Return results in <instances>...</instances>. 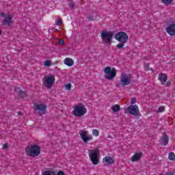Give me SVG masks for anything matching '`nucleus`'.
<instances>
[{
  "instance_id": "f257e3e1",
  "label": "nucleus",
  "mask_w": 175,
  "mask_h": 175,
  "mask_svg": "<svg viewBox=\"0 0 175 175\" xmlns=\"http://www.w3.org/2000/svg\"><path fill=\"white\" fill-rule=\"evenodd\" d=\"M25 151L28 157H38V155L40 154V146L38 145L27 146Z\"/></svg>"
},
{
  "instance_id": "f03ea898",
  "label": "nucleus",
  "mask_w": 175,
  "mask_h": 175,
  "mask_svg": "<svg viewBox=\"0 0 175 175\" xmlns=\"http://www.w3.org/2000/svg\"><path fill=\"white\" fill-rule=\"evenodd\" d=\"M72 114L80 118V117H83V116L87 114V107H85V105H75Z\"/></svg>"
},
{
  "instance_id": "7ed1b4c3",
  "label": "nucleus",
  "mask_w": 175,
  "mask_h": 175,
  "mask_svg": "<svg viewBox=\"0 0 175 175\" xmlns=\"http://www.w3.org/2000/svg\"><path fill=\"white\" fill-rule=\"evenodd\" d=\"M89 158L93 165H99V149L95 148L88 150Z\"/></svg>"
},
{
  "instance_id": "20e7f679",
  "label": "nucleus",
  "mask_w": 175,
  "mask_h": 175,
  "mask_svg": "<svg viewBox=\"0 0 175 175\" xmlns=\"http://www.w3.org/2000/svg\"><path fill=\"white\" fill-rule=\"evenodd\" d=\"M132 83V76L128 74H122L120 77V83L116 85V87H126Z\"/></svg>"
},
{
  "instance_id": "39448f33",
  "label": "nucleus",
  "mask_w": 175,
  "mask_h": 175,
  "mask_svg": "<svg viewBox=\"0 0 175 175\" xmlns=\"http://www.w3.org/2000/svg\"><path fill=\"white\" fill-rule=\"evenodd\" d=\"M55 83V77L53 75H46L42 79V84L50 90L53 87V84Z\"/></svg>"
},
{
  "instance_id": "423d86ee",
  "label": "nucleus",
  "mask_w": 175,
  "mask_h": 175,
  "mask_svg": "<svg viewBox=\"0 0 175 175\" xmlns=\"http://www.w3.org/2000/svg\"><path fill=\"white\" fill-rule=\"evenodd\" d=\"M101 39L103 42L104 44H109V43H111V40H113V32L107 31L106 30H103L101 31Z\"/></svg>"
},
{
  "instance_id": "0eeeda50",
  "label": "nucleus",
  "mask_w": 175,
  "mask_h": 175,
  "mask_svg": "<svg viewBox=\"0 0 175 175\" xmlns=\"http://www.w3.org/2000/svg\"><path fill=\"white\" fill-rule=\"evenodd\" d=\"M104 73H105V79L106 80H113L116 76H117V72L116 71V68H113L111 69V67H106L104 69Z\"/></svg>"
},
{
  "instance_id": "6e6552de",
  "label": "nucleus",
  "mask_w": 175,
  "mask_h": 175,
  "mask_svg": "<svg viewBox=\"0 0 175 175\" xmlns=\"http://www.w3.org/2000/svg\"><path fill=\"white\" fill-rule=\"evenodd\" d=\"M129 113V114H131L132 116H135V117H137L140 115V111H139V107L137 105H129L124 109V113L126 114V113Z\"/></svg>"
},
{
  "instance_id": "1a4fd4ad",
  "label": "nucleus",
  "mask_w": 175,
  "mask_h": 175,
  "mask_svg": "<svg viewBox=\"0 0 175 175\" xmlns=\"http://www.w3.org/2000/svg\"><path fill=\"white\" fill-rule=\"evenodd\" d=\"M34 110L36 111H38V114L40 116H44V114H46L47 113V106L44 104H33Z\"/></svg>"
},
{
  "instance_id": "9d476101",
  "label": "nucleus",
  "mask_w": 175,
  "mask_h": 175,
  "mask_svg": "<svg viewBox=\"0 0 175 175\" xmlns=\"http://www.w3.org/2000/svg\"><path fill=\"white\" fill-rule=\"evenodd\" d=\"M2 17H4V20L3 21V25H8V27H10L12 24H13V15L10 14H5V12L1 13Z\"/></svg>"
},
{
  "instance_id": "9b49d317",
  "label": "nucleus",
  "mask_w": 175,
  "mask_h": 175,
  "mask_svg": "<svg viewBox=\"0 0 175 175\" xmlns=\"http://www.w3.org/2000/svg\"><path fill=\"white\" fill-rule=\"evenodd\" d=\"M79 135L81 139L83 140V143H87L92 140V135H90L88 131H79Z\"/></svg>"
},
{
  "instance_id": "f8f14e48",
  "label": "nucleus",
  "mask_w": 175,
  "mask_h": 175,
  "mask_svg": "<svg viewBox=\"0 0 175 175\" xmlns=\"http://www.w3.org/2000/svg\"><path fill=\"white\" fill-rule=\"evenodd\" d=\"M128 38V34L124 31L118 32L115 36V39H116L118 42H122V43H126Z\"/></svg>"
},
{
  "instance_id": "ddd939ff",
  "label": "nucleus",
  "mask_w": 175,
  "mask_h": 175,
  "mask_svg": "<svg viewBox=\"0 0 175 175\" xmlns=\"http://www.w3.org/2000/svg\"><path fill=\"white\" fill-rule=\"evenodd\" d=\"M115 162H116V160L114 159V157L106 156L103 159V163L105 166L113 165Z\"/></svg>"
},
{
  "instance_id": "4468645a",
  "label": "nucleus",
  "mask_w": 175,
  "mask_h": 175,
  "mask_svg": "<svg viewBox=\"0 0 175 175\" xmlns=\"http://www.w3.org/2000/svg\"><path fill=\"white\" fill-rule=\"evenodd\" d=\"M159 143L161 146H167L169 144V136L166 135V133H163V135L160 137Z\"/></svg>"
},
{
  "instance_id": "2eb2a0df",
  "label": "nucleus",
  "mask_w": 175,
  "mask_h": 175,
  "mask_svg": "<svg viewBox=\"0 0 175 175\" xmlns=\"http://www.w3.org/2000/svg\"><path fill=\"white\" fill-rule=\"evenodd\" d=\"M144 157V154L142 152H135L131 158V162H139Z\"/></svg>"
},
{
  "instance_id": "dca6fc26",
  "label": "nucleus",
  "mask_w": 175,
  "mask_h": 175,
  "mask_svg": "<svg viewBox=\"0 0 175 175\" xmlns=\"http://www.w3.org/2000/svg\"><path fill=\"white\" fill-rule=\"evenodd\" d=\"M166 32L170 36H175V23H172V24L170 25L166 28Z\"/></svg>"
},
{
  "instance_id": "f3484780",
  "label": "nucleus",
  "mask_w": 175,
  "mask_h": 175,
  "mask_svg": "<svg viewBox=\"0 0 175 175\" xmlns=\"http://www.w3.org/2000/svg\"><path fill=\"white\" fill-rule=\"evenodd\" d=\"M159 80L162 85L165 84L166 81H167V76L165 74H160L159 75Z\"/></svg>"
},
{
  "instance_id": "a211bd4d",
  "label": "nucleus",
  "mask_w": 175,
  "mask_h": 175,
  "mask_svg": "<svg viewBox=\"0 0 175 175\" xmlns=\"http://www.w3.org/2000/svg\"><path fill=\"white\" fill-rule=\"evenodd\" d=\"M64 62L67 66H73V64H75L73 59L70 57H66L64 60Z\"/></svg>"
},
{
  "instance_id": "6ab92c4d",
  "label": "nucleus",
  "mask_w": 175,
  "mask_h": 175,
  "mask_svg": "<svg viewBox=\"0 0 175 175\" xmlns=\"http://www.w3.org/2000/svg\"><path fill=\"white\" fill-rule=\"evenodd\" d=\"M15 92H17L21 98H25L26 95L25 92L21 90L20 88H15Z\"/></svg>"
},
{
  "instance_id": "aec40b11",
  "label": "nucleus",
  "mask_w": 175,
  "mask_h": 175,
  "mask_svg": "<svg viewBox=\"0 0 175 175\" xmlns=\"http://www.w3.org/2000/svg\"><path fill=\"white\" fill-rule=\"evenodd\" d=\"M121 108L120 107V105H114L111 107V110L112 111H113L114 113H118V111H120V109Z\"/></svg>"
},
{
  "instance_id": "412c9836",
  "label": "nucleus",
  "mask_w": 175,
  "mask_h": 175,
  "mask_svg": "<svg viewBox=\"0 0 175 175\" xmlns=\"http://www.w3.org/2000/svg\"><path fill=\"white\" fill-rule=\"evenodd\" d=\"M168 159L170 161H175V154L173 152H171L168 154Z\"/></svg>"
},
{
  "instance_id": "4be33fe9",
  "label": "nucleus",
  "mask_w": 175,
  "mask_h": 175,
  "mask_svg": "<svg viewBox=\"0 0 175 175\" xmlns=\"http://www.w3.org/2000/svg\"><path fill=\"white\" fill-rule=\"evenodd\" d=\"M42 175H55V172H54L53 171L48 170V171L44 172L42 174Z\"/></svg>"
},
{
  "instance_id": "5701e85b",
  "label": "nucleus",
  "mask_w": 175,
  "mask_h": 175,
  "mask_svg": "<svg viewBox=\"0 0 175 175\" xmlns=\"http://www.w3.org/2000/svg\"><path fill=\"white\" fill-rule=\"evenodd\" d=\"M92 133L93 136H95L96 137H98V136H99V131L98 129H93L92 131Z\"/></svg>"
},
{
  "instance_id": "b1692460",
  "label": "nucleus",
  "mask_w": 175,
  "mask_h": 175,
  "mask_svg": "<svg viewBox=\"0 0 175 175\" xmlns=\"http://www.w3.org/2000/svg\"><path fill=\"white\" fill-rule=\"evenodd\" d=\"M144 70L147 72L151 70L152 72V68H150V64L147 63L144 64Z\"/></svg>"
},
{
  "instance_id": "393cba45",
  "label": "nucleus",
  "mask_w": 175,
  "mask_h": 175,
  "mask_svg": "<svg viewBox=\"0 0 175 175\" xmlns=\"http://www.w3.org/2000/svg\"><path fill=\"white\" fill-rule=\"evenodd\" d=\"M64 88L66 91H70L72 90V84L71 83H67L65 85Z\"/></svg>"
},
{
  "instance_id": "a878e982",
  "label": "nucleus",
  "mask_w": 175,
  "mask_h": 175,
  "mask_svg": "<svg viewBox=\"0 0 175 175\" xmlns=\"http://www.w3.org/2000/svg\"><path fill=\"white\" fill-rule=\"evenodd\" d=\"M173 2V0H161V3L164 5H170Z\"/></svg>"
},
{
  "instance_id": "bb28decb",
  "label": "nucleus",
  "mask_w": 175,
  "mask_h": 175,
  "mask_svg": "<svg viewBox=\"0 0 175 175\" xmlns=\"http://www.w3.org/2000/svg\"><path fill=\"white\" fill-rule=\"evenodd\" d=\"M124 46H125V42H120V43L117 44L116 47H117V49H122L124 47Z\"/></svg>"
},
{
  "instance_id": "cd10ccee",
  "label": "nucleus",
  "mask_w": 175,
  "mask_h": 175,
  "mask_svg": "<svg viewBox=\"0 0 175 175\" xmlns=\"http://www.w3.org/2000/svg\"><path fill=\"white\" fill-rule=\"evenodd\" d=\"M165 111V107L164 106H161L159 107L158 111H157V113H163Z\"/></svg>"
},
{
  "instance_id": "c85d7f7f",
  "label": "nucleus",
  "mask_w": 175,
  "mask_h": 175,
  "mask_svg": "<svg viewBox=\"0 0 175 175\" xmlns=\"http://www.w3.org/2000/svg\"><path fill=\"white\" fill-rule=\"evenodd\" d=\"M44 66L49 68V66H51V62L46 60L44 62Z\"/></svg>"
},
{
  "instance_id": "c756f323",
  "label": "nucleus",
  "mask_w": 175,
  "mask_h": 175,
  "mask_svg": "<svg viewBox=\"0 0 175 175\" xmlns=\"http://www.w3.org/2000/svg\"><path fill=\"white\" fill-rule=\"evenodd\" d=\"M56 25L61 27V25H62V19H58L56 23Z\"/></svg>"
},
{
  "instance_id": "7c9ffc66",
  "label": "nucleus",
  "mask_w": 175,
  "mask_h": 175,
  "mask_svg": "<svg viewBox=\"0 0 175 175\" xmlns=\"http://www.w3.org/2000/svg\"><path fill=\"white\" fill-rule=\"evenodd\" d=\"M136 100H137L136 98H132L131 101V105H134L135 103H136Z\"/></svg>"
},
{
  "instance_id": "2f4dec72",
  "label": "nucleus",
  "mask_w": 175,
  "mask_h": 175,
  "mask_svg": "<svg viewBox=\"0 0 175 175\" xmlns=\"http://www.w3.org/2000/svg\"><path fill=\"white\" fill-rule=\"evenodd\" d=\"M59 44H60L61 46H64V44H65V41L64 40H59Z\"/></svg>"
},
{
  "instance_id": "473e14b6",
  "label": "nucleus",
  "mask_w": 175,
  "mask_h": 175,
  "mask_svg": "<svg viewBox=\"0 0 175 175\" xmlns=\"http://www.w3.org/2000/svg\"><path fill=\"white\" fill-rule=\"evenodd\" d=\"M69 6L70 8H71V9H73V8H75V3L73 2L70 3Z\"/></svg>"
},
{
  "instance_id": "72a5a7b5",
  "label": "nucleus",
  "mask_w": 175,
  "mask_h": 175,
  "mask_svg": "<svg viewBox=\"0 0 175 175\" xmlns=\"http://www.w3.org/2000/svg\"><path fill=\"white\" fill-rule=\"evenodd\" d=\"M57 175H65V173L64 172V171H59Z\"/></svg>"
},
{
  "instance_id": "f704fd0d",
  "label": "nucleus",
  "mask_w": 175,
  "mask_h": 175,
  "mask_svg": "<svg viewBox=\"0 0 175 175\" xmlns=\"http://www.w3.org/2000/svg\"><path fill=\"white\" fill-rule=\"evenodd\" d=\"M90 21H94V17L90 16L88 18Z\"/></svg>"
},
{
  "instance_id": "c9c22d12",
  "label": "nucleus",
  "mask_w": 175,
  "mask_h": 175,
  "mask_svg": "<svg viewBox=\"0 0 175 175\" xmlns=\"http://www.w3.org/2000/svg\"><path fill=\"white\" fill-rule=\"evenodd\" d=\"M170 84H171L170 81H168L166 82L167 87H169L170 85Z\"/></svg>"
},
{
  "instance_id": "e433bc0d",
  "label": "nucleus",
  "mask_w": 175,
  "mask_h": 175,
  "mask_svg": "<svg viewBox=\"0 0 175 175\" xmlns=\"http://www.w3.org/2000/svg\"><path fill=\"white\" fill-rule=\"evenodd\" d=\"M3 148H8V144H4L3 145Z\"/></svg>"
},
{
  "instance_id": "4c0bfd02",
  "label": "nucleus",
  "mask_w": 175,
  "mask_h": 175,
  "mask_svg": "<svg viewBox=\"0 0 175 175\" xmlns=\"http://www.w3.org/2000/svg\"><path fill=\"white\" fill-rule=\"evenodd\" d=\"M165 175H172L170 173H167Z\"/></svg>"
},
{
  "instance_id": "58836bf2",
  "label": "nucleus",
  "mask_w": 175,
  "mask_h": 175,
  "mask_svg": "<svg viewBox=\"0 0 175 175\" xmlns=\"http://www.w3.org/2000/svg\"><path fill=\"white\" fill-rule=\"evenodd\" d=\"M2 33V30L0 29V35Z\"/></svg>"
},
{
  "instance_id": "ea45409f",
  "label": "nucleus",
  "mask_w": 175,
  "mask_h": 175,
  "mask_svg": "<svg viewBox=\"0 0 175 175\" xmlns=\"http://www.w3.org/2000/svg\"><path fill=\"white\" fill-rule=\"evenodd\" d=\"M18 114H21V111H18Z\"/></svg>"
}]
</instances>
